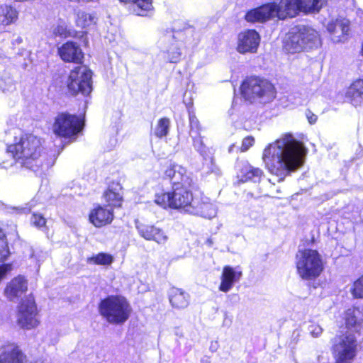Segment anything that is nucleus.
Masks as SVG:
<instances>
[{
	"label": "nucleus",
	"mask_w": 363,
	"mask_h": 363,
	"mask_svg": "<svg viewBox=\"0 0 363 363\" xmlns=\"http://www.w3.org/2000/svg\"><path fill=\"white\" fill-rule=\"evenodd\" d=\"M53 34L56 36L64 37L69 35V31L65 24H59L53 28Z\"/></svg>",
	"instance_id": "nucleus-43"
},
{
	"label": "nucleus",
	"mask_w": 363,
	"mask_h": 363,
	"mask_svg": "<svg viewBox=\"0 0 363 363\" xmlns=\"http://www.w3.org/2000/svg\"><path fill=\"white\" fill-rule=\"evenodd\" d=\"M113 262V256L110 254L104 252L99 253L87 258L88 263H93L98 265H110Z\"/></svg>",
	"instance_id": "nucleus-33"
},
{
	"label": "nucleus",
	"mask_w": 363,
	"mask_h": 363,
	"mask_svg": "<svg viewBox=\"0 0 363 363\" xmlns=\"http://www.w3.org/2000/svg\"><path fill=\"white\" fill-rule=\"evenodd\" d=\"M164 174L166 177L171 179L173 186H176L177 184H191V179L186 174V169L181 165L170 164L165 170Z\"/></svg>",
	"instance_id": "nucleus-20"
},
{
	"label": "nucleus",
	"mask_w": 363,
	"mask_h": 363,
	"mask_svg": "<svg viewBox=\"0 0 363 363\" xmlns=\"http://www.w3.org/2000/svg\"><path fill=\"white\" fill-rule=\"evenodd\" d=\"M345 324L356 332L363 329V306L349 308L345 313Z\"/></svg>",
	"instance_id": "nucleus-21"
},
{
	"label": "nucleus",
	"mask_w": 363,
	"mask_h": 363,
	"mask_svg": "<svg viewBox=\"0 0 363 363\" xmlns=\"http://www.w3.org/2000/svg\"><path fill=\"white\" fill-rule=\"evenodd\" d=\"M36 363H48V362H45L43 361H39V362H36Z\"/></svg>",
	"instance_id": "nucleus-48"
},
{
	"label": "nucleus",
	"mask_w": 363,
	"mask_h": 363,
	"mask_svg": "<svg viewBox=\"0 0 363 363\" xmlns=\"http://www.w3.org/2000/svg\"><path fill=\"white\" fill-rule=\"evenodd\" d=\"M11 269L10 264H3L0 266V280L4 277L6 273Z\"/></svg>",
	"instance_id": "nucleus-47"
},
{
	"label": "nucleus",
	"mask_w": 363,
	"mask_h": 363,
	"mask_svg": "<svg viewBox=\"0 0 363 363\" xmlns=\"http://www.w3.org/2000/svg\"><path fill=\"white\" fill-rule=\"evenodd\" d=\"M242 275V271L237 268L225 266L220 276L219 290L225 293L228 292L233 288L234 284L240 280Z\"/></svg>",
	"instance_id": "nucleus-19"
},
{
	"label": "nucleus",
	"mask_w": 363,
	"mask_h": 363,
	"mask_svg": "<svg viewBox=\"0 0 363 363\" xmlns=\"http://www.w3.org/2000/svg\"><path fill=\"white\" fill-rule=\"evenodd\" d=\"M24 356L18 347L11 345L0 355V363H23Z\"/></svg>",
	"instance_id": "nucleus-28"
},
{
	"label": "nucleus",
	"mask_w": 363,
	"mask_h": 363,
	"mask_svg": "<svg viewBox=\"0 0 363 363\" xmlns=\"http://www.w3.org/2000/svg\"><path fill=\"white\" fill-rule=\"evenodd\" d=\"M260 42V36L255 30H247L240 33L238 38L237 50L241 54L257 52Z\"/></svg>",
	"instance_id": "nucleus-12"
},
{
	"label": "nucleus",
	"mask_w": 363,
	"mask_h": 363,
	"mask_svg": "<svg viewBox=\"0 0 363 363\" xmlns=\"http://www.w3.org/2000/svg\"><path fill=\"white\" fill-rule=\"evenodd\" d=\"M169 298L172 307L177 309L186 308L190 302L189 294L178 288H172L170 289Z\"/></svg>",
	"instance_id": "nucleus-26"
},
{
	"label": "nucleus",
	"mask_w": 363,
	"mask_h": 363,
	"mask_svg": "<svg viewBox=\"0 0 363 363\" xmlns=\"http://www.w3.org/2000/svg\"><path fill=\"white\" fill-rule=\"evenodd\" d=\"M189 125H190V131L189 135H199L200 134V124L199 120L194 115H189Z\"/></svg>",
	"instance_id": "nucleus-41"
},
{
	"label": "nucleus",
	"mask_w": 363,
	"mask_h": 363,
	"mask_svg": "<svg viewBox=\"0 0 363 363\" xmlns=\"http://www.w3.org/2000/svg\"><path fill=\"white\" fill-rule=\"evenodd\" d=\"M98 17L96 13H89L83 10H78L75 13V23L77 26L82 28L92 29L96 25Z\"/></svg>",
	"instance_id": "nucleus-27"
},
{
	"label": "nucleus",
	"mask_w": 363,
	"mask_h": 363,
	"mask_svg": "<svg viewBox=\"0 0 363 363\" xmlns=\"http://www.w3.org/2000/svg\"><path fill=\"white\" fill-rule=\"evenodd\" d=\"M191 184H177L173 186V191L159 192L155 194V202L158 206L166 208L167 207L175 209H182L189 213V207L193 206L194 198L192 193L188 189Z\"/></svg>",
	"instance_id": "nucleus-4"
},
{
	"label": "nucleus",
	"mask_w": 363,
	"mask_h": 363,
	"mask_svg": "<svg viewBox=\"0 0 363 363\" xmlns=\"http://www.w3.org/2000/svg\"><path fill=\"white\" fill-rule=\"evenodd\" d=\"M100 314L111 324H123L130 317L131 306L125 298L109 296L99 306Z\"/></svg>",
	"instance_id": "nucleus-5"
},
{
	"label": "nucleus",
	"mask_w": 363,
	"mask_h": 363,
	"mask_svg": "<svg viewBox=\"0 0 363 363\" xmlns=\"http://www.w3.org/2000/svg\"><path fill=\"white\" fill-rule=\"evenodd\" d=\"M58 54L61 59L67 62L81 63L84 54L77 43L68 41L58 48Z\"/></svg>",
	"instance_id": "nucleus-15"
},
{
	"label": "nucleus",
	"mask_w": 363,
	"mask_h": 363,
	"mask_svg": "<svg viewBox=\"0 0 363 363\" xmlns=\"http://www.w3.org/2000/svg\"><path fill=\"white\" fill-rule=\"evenodd\" d=\"M204 162L203 164V171L206 174H214L216 176L220 174L219 167L216 164L213 157L207 158V156L203 157Z\"/></svg>",
	"instance_id": "nucleus-36"
},
{
	"label": "nucleus",
	"mask_w": 363,
	"mask_h": 363,
	"mask_svg": "<svg viewBox=\"0 0 363 363\" xmlns=\"http://www.w3.org/2000/svg\"><path fill=\"white\" fill-rule=\"evenodd\" d=\"M297 273L303 280H313L318 277L324 269L321 255L317 250H299L296 257Z\"/></svg>",
	"instance_id": "nucleus-6"
},
{
	"label": "nucleus",
	"mask_w": 363,
	"mask_h": 363,
	"mask_svg": "<svg viewBox=\"0 0 363 363\" xmlns=\"http://www.w3.org/2000/svg\"><path fill=\"white\" fill-rule=\"evenodd\" d=\"M345 96L354 106L363 105V79L353 82L348 87Z\"/></svg>",
	"instance_id": "nucleus-24"
},
{
	"label": "nucleus",
	"mask_w": 363,
	"mask_h": 363,
	"mask_svg": "<svg viewBox=\"0 0 363 363\" xmlns=\"http://www.w3.org/2000/svg\"><path fill=\"white\" fill-rule=\"evenodd\" d=\"M18 11L11 6L2 4L0 6V26L6 27L13 23L18 19Z\"/></svg>",
	"instance_id": "nucleus-30"
},
{
	"label": "nucleus",
	"mask_w": 363,
	"mask_h": 363,
	"mask_svg": "<svg viewBox=\"0 0 363 363\" xmlns=\"http://www.w3.org/2000/svg\"><path fill=\"white\" fill-rule=\"evenodd\" d=\"M0 89L4 93H11L16 90L15 82L9 74H4L0 78Z\"/></svg>",
	"instance_id": "nucleus-34"
},
{
	"label": "nucleus",
	"mask_w": 363,
	"mask_h": 363,
	"mask_svg": "<svg viewBox=\"0 0 363 363\" xmlns=\"http://www.w3.org/2000/svg\"><path fill=\"white\" fill-rule=\"evenodd\" d=\"M308 331L313 337H318L322 334L323 329L318 325L311 324L308 326Z\"/></svg>",
	"instance_id": "nucleus-44"
},
{
	"label": "nucleus",
	"mask_w": 363,
	"mask_h": 363,
	"mask_svg": "<svg viewBox=\"0 0 363 363\" xmlns=\"http://www.w3.org/2000/svg\"><path fill=\"white\" fill-rule=\"evenodd\" d=\"M263 174L262 169L255 168L248 163H244L240 170L238 177L242 182L253 181L254 182H259Z\"/></svg>",
	"instance_id": "nucleus-29"
},
{
	"label": "nucleus",
	"mask_w": 363,
	"mask_h": 363,
	"mask_svg": "<svg viewBox=\"0 0 363 363\" xmlns=\"http://www.w3.org/2000/svg\"><path fill=\"white\" fill-rule=\"evenodd\" d=\"M9 254L10 252L5 240V235L0 228V262H4L9 257Z\"/></svg>",
	"instance_id": "nucleus-39"
},
{
	"label": "nucleus",
	"mask_w": 363,
	"mask_h": 363,
	"mask_svg": "<svg viewBox=\"0 0 363 363\" xmlns=\"http://www.w3.org/2000/svg\"><path fill=\"white\" fill-rule=\"evenodd\" d=\"M192 205L193 206L189 207V213L190 214L208 219H211L216 216L217 208L207 197H194V203Z\"/></svg>",
	"instance_id": "nucleus-13"
},
{
	"label": "nucleus",
	"mask_w": 363,
	"mask_h": 363,
	"mask_svg": "<svg viewBox=\"0 0 363 363\" xmlns=\"http://www.w3.org/2000/svg\"><path fill=\"white\" fill-rule=\"evenodd\" d=\"M240 90L242 97L250 101L259 99L267 102L275 97L273 84L268 80L257 77H251L245 79Z\"/></svg>",
	"instance_id": "nucleus-7"
},
{
	"label": "nucleus",
	"mask_w": 363,
	"mask_h": 363,
	"mask_svg": "<svg viewBox=\"0 0 363 363\" xmlns=\"http://www.w3.org/2000/svg\"><path fill=\"white\" fill-rule=\"evenodd\" d=\"M301 11L305 13H316L326 4L327 0H299Z\"/></svg>",
	"instance_id": "nucleus-31"
},
{
	"label": "nucleus",
	"mask_w": 363,
	"mask_h": 363,
	"mask_svg": "<svg viewBox=\"0 0 363 363\" xmlns=\"http://www.w3.org/2000/svg\"><path fill=\"white\" fill-rule=\"evenodd\" d=\"M167 43L164 52L167 55V60L169 62H177L181 57L180 46L182 43L175 40L174 35L166 36L163 40Z\"/></svg>",
	"instance_id": "nucleus-25"
},
{
	"label": "nucleus",
	"mask_w": 363,
	"mask_h": 363,
	"mask_svg": "<svg viewBox=\"0 0 363 363\" xmlns=\"http://www.w3.org/2000/svg\"><path fill=\"white\" fill-rule=\"evenodd\" d=\"M255 140L252 137H246L243 139L242 146L240 147L241 151H247L254 144Z\"/></svg>",
	"instance_id": "nucleus-45"
},
{
	"label": "nucleus",
	"mask_w": 363,
	"mask_h": 363,
	"mask_svg": "<svg viewBox=\"0 0 363 363\" xmlns=\"http://www.w3.org/2000/svg\"><path fill=\"white\" fill-rule=\"evenodd\" d=\"M327 30L329 33L334 35L333 40L335 42L341 41V35H348L350 21L345 18H337L328 24Z\"/></svg>",
	"instance_id": "nucleus-23"
},
{
	"label": "nucleus",
	"mask_w": 363,
	"mask_h": 363,
	"mask_svg": "<svg viewBox=\"0 0 363 363\" xmlns=\"http://www.w3.org/2000/svg\"><path fill=\"white\" fill-rule=\"evenodd\" d=\"M321 45L319 33L313 28L301 26L290 32L284 42V49L290 53L316 49Z\"/></svg>",
	"instance_id": "nucleus-3"
},
{
	"label": "nucleus",
	"mask_w": 363,
	"mask_h": 363,
	"mask_svg": "<svg viewBox=\"0 0 363 363\" xmlns=\"http://www.w3.org/2000/svg\"><path fill=\"white\" fill-rule=\"evenodd\" d=\"M82 128L83 122L78 116L62 113L55 117L52 130L57 136L71 138L76 136Z\"/></svg>",
	"instance_id": "nucleus-8"
},
{
	"label": "nucleus",
	"mask_w": 363,
	"mask_h": 363,
	"mask_svg": "<svg viewBox=\"0 0 363 363\" xmlns=\"http://www.w3.org/2000/svg\"><path fill=\"white\" fill-rule=\"evenodd\" d=\"M7 150L13 155L16 165L39 176L50 167L43 155L40 139L33 135H22L18 141L9 145Z\"/></svg>",
	"instance_id": "nucleus-2"
},
{
	"label": "nucleus",
	"mask_w": 363,
	"mask_h": 363,
	"mask_svg": "<svg viewBox=\"0 0 363 363\" xmlns=\"http://www.w3.org/2000/svg\"><path fill=\"white\" fill-rule=\"evenodd\" d=\"M357 340L348 333L335 339L333 354L335 363H352L357 354Z\"/></svg>",
	"instance_id": "nucleus-9"
},
{
	"label": "nucleus",
	"mask_w": 363,
	"mask_h": 363,
	"mask_svg": "<svg viewBox=\"0 0 363 363\" xmlns=\"http://www.w3.org/2000/svg\"><path fill=\"white\" fill-rule=\"evenodd\" d=\"M121 2L133 3L134 12L138 16H145V12L152 9V0H119Z\"/></svg>",
	"instance_id": "nucleus-32"
},
{
	"label": "nucleus",
	"mask_w": 363,
	"mask_h": 363,
	"mask_svg": "<svg viewBox=\"0 0 363 363\" xmlns=\"http://www.w3.org/2000/svg\"><path fill=\"white\" fill-rule=\"evenodd\" d=\"M16 323L20 328L24 330H31L39 325L37 306L32 296L22 299L19 303L17 308Z\"/></svg>",
	"instance_id": "nucleus-10"
},
{
	"label": "nucleus",
	"mask_w": 363,
	"mask_h": 363,
	"mask_svg": "<svg viewBox=\"0 0 363 363\" xmlns=\"http://www.w3.org/2000/svg\"><path fill=\"white\" fill-rule=\"evenodd\" d=\"M105 199L108 203L109 206H120L121 203V195L119 192L113 191L112 189H108L105 193Z\"/></svg>",
	"instance_id": "nucleus-37"
},
{
	"label": "nucleus",
	"mask_w": 363,
	"mask_h": 363,
	"mask_svg": "<svg viewBox=\"0 0 363 363\" xmlns=\"http://www.w3.org/2000/svg\"><path fill=\"white\" fill-rule=\"evenodd\" d=\"M274 4L268 3L249 11L245 14V20L251 23H263L275 16Z\"/></svg>",
	"instance_id": "nucleus-16"
},
{
	"label": "nucleus",
	"mask_w": 363,
	"mask_h": 363,
	"mask_svg": "<svg viewBox=\"0 0 363 363\" xmlns=\"http://www.w3.org/2000/svg\"><path fill=\"white\" fill-rule=\"evenodd\" d=\"M190 136L192 138L193 146L195 150L198 151L203 157L208 156V149L204 145L200 134L199 135H193Z\"/></svg>",
	"instance_id": "nucleus-38"
},
{
	"label": "nucleus",
	"mask_w": 363,
	"mask_h": 363,
	"mask_svg": "<svg viewBox=\"0 0 363 363\" xmlns=\"http://www.w3.org/2000/svg\"><path fill=\"white\" fill-rule=\"evenodd\" d=\"M30 223L34 226L40 228L45 227L46 220L45 218L41 214L33 213L30 218Z\"/></svg>",
	"instance_id": "nucleus-42"
},
{
	"label": "nucleus",
	"mask_w": 363,
	"mask_h": 363,
	"mask_svg": "<svg viewBox=\"0 0 363 363\" xmlns=\"http://www.w3.org/2000/svg\"><path fill=\"white\" fill-rule=\"evenodd\" d=\"M350 291L354 298H363V275L354 282Z\"/></svg>",
	"instance_id": "nucleus-40"
},
{
	"label": "nucleus",
	"mask_w": 363,
	"mask_h": 363,
	"mask_svg": "<svg viewBox=\"0 0 363 363\" xmlns=\"http://www.w3.org/2000/svg\"><path fill=\"white\" fill-rule=\"evenodd\" d=\"M170 121L167 118H160L155 128L154 133L158 138L166 136L169 131Z\"/></svg>",
	"instance_id": "nucleus-35"
},
{
	"label": "nucleus",
	"mask_w": 363,
	"mask_h": 363,
	"mask_svg": "<svg viewBox=\"0 0 363 363\" xmlns=\"http://www.w3.org/2000/svg\"><path fill=\"white\" fill-rule=\"evenodd\" d=\"M27 289L26 279L22 276H18L7 284L4 294L9 301H15L27 291Z\"/></svg>",
	"instance_id": "nucleus-17"
},
{
	"label": "nucleus",
	"mask_w": 363,
	"mask_h": 363,
	"mask_svg": "<svg viewBox=\"0 0 363 363\" xmlns=\"http://www.w3.org/2000/svg\"><path fill=\"white\" fill-rule=\"evenodd\" d=\"M275 7V16L280 19L294 17L301 11L299 0H281L279 4L273 3Z\"/></svg>",
	"instance_id": "nucleus-18"
},
{
	"label": "nucleus",
	"mask_w": 363,
	"mask_h": 363,
	"mask_svg": "<svg viewBox=\"0 0 363 363\" xmlns=\"http://www.w3.org/2000/svg\"><path fill=\"white\" fill-rule=\"evenodd\" d=\"M306 116L308 119V121L311 124H314L317 121V119H318L317 116L315 114H314L313 113H312V111H311L310 110H307L306 111Z\"/></svg>",
	"instance_id": "nucleus-46"
},
{
	"label": "nucleus",
	"mask_w": 363,
	"mask_h": 363,
	"mask_svg": "<svg viewBox=\"0 0 363 363\" xmlns=\"http://www.w3.org/2000/svg\"><path fill=\"white\" fill-rule=\"evenodd\" d=\"M136 228L139 235L149 241H155L157 244L164 245L168 240V236L161 228L153 225L137 224Z\"/></svg>",
	"instance_id": "nucleus-14"
},
{
	"label": "nucleus",
	"mask_w": 363,
	"mask_h": 363,
	"mask_svg": "<svg viewBox=\"0 0 363 363\" xmlns=\"http://www.w3.org/2000/svg\"><path fill=\"white\" fill-rule=\"evenodd\" d=\"M113 218L111 208L99 206L89 214V220L96 227H101L110 223Z\"/></svg>",
	"instance_id": "nucleus-22"
},
{
	"label": "nucleus",
	"mask_w": 363,
	"mask_h": 363,
	"mask_svg": "<svg viewBox=\"0 0 363 363\" xmlns=\"http://www.w3.org/2000/svg\"><path fill=\"white\" fill-rule=\"evenodd\" d=\"M67 87L73 95L78 93L89 94L91 91V72L85 66L75 67L70 72Z\"/></svg>",
	"instance_id": "nucleus-11"
},
{
	"label": "nucleus",
	"mask_w": 363,
	"mask_h": 363,
	"mask_svg": "<svg viewBox=\"0 0 363 363\" xmlns=\"http://www.w3.org/2000/svg\"><path fill=\"white\" fill-rule=\"evenodd\" d=\"M306 152L303 143L286 133L264 148L262 159L269 172L283 181L303 166Z\"/></svg>",
	"instance_id": "nucleus-1"
},
{
	"label": "nucleus",
	"mask_w": 363,
	"mask_h": 363,
	"mask_svg": "<svg viewBox=\"0 0 363 363\" xmlns=\"http://www.w3.org/2000/svg\"><path fill=\"white\" fill-rule=\"evenodd\" d=\"M362 52L363 54V44H362Z\"/></svg>",
	"instance_id": "nucleus-49"
}]
</instances>
